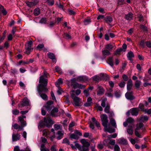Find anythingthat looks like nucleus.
I'll return each instance as SVG.
<instances>
[{
    "label": "nucleus",
    "mask_w": 151,
    "mask_h": 151,
    "mask_svg": "<svg viewBox=\"0 0 151 151\" xmlns=\"http://www.w3.org/2000/svg\"><path fill=\"white\" fill-rule=\"evenodd\" d=\"M55 70L56 72H60L61 71V69L58 66L55 67Z\"/></svg>",
    "instance_id": "69168bd1"
},
{
    "label": "nucleus",
    "mask_w": 151,
    "mask_h": 151,
    "mask_svg": "<svg viewBox=\"0 0 151 151\" xmlns=\"http://www.w3.org/2000/svg\"><path fill=\"white\" fill-rule=\"evenodd\" d=\"M137 130V129H136L135 131L134 132L135 135L136 136H137V137L139 138H142V135L139 133L136 130Z\"/></svg>",
    "instance_id": "603ef678"
},
{
    "label": "nucleus",
    "mask_w": 151,
    "mask_h": 151,
    "mask_svg": "<svg viewBox=\"0 0 151 151\" xmlns=\"http://www.w3.org/2000/svg\"><path fill=\"white\" fill-rule=\"evenodd\" d=\"M76 79L75 78H73L71 80V85L73 86L74 89H76L77 88L84 89L85 88V86L77 83L76 82Z\"/></svg>",
    "instance_id": "7ed1b4c3"
},
{
    "label": "nucleus",
    "mask_w": 151,
    "mask_h": 151,
    "mask_svg": "<svg viewBox=\"0 0 151 151\" xmlns=\"http://www.w3.org/2000/svg\"><path fill=\"white\" fill-rule=\"evenodd\" d=\"M132 125H129L128 126V128L127 129V132L128 134L132 135L133 132V130L132 129Z\"/></svg>",
    "instance_id": "4be33fe9"
},
{
    "label": "nucleus",
    "mask_w": 151,
    "mask_h": 151,
    "mask_svg": "<svg viewBox=\"0 0 151 151\" xmlns=\"http://www.w3.org/2000/svg\"><path fill=\"white\" fill-rule=\"evenodd\" d=\"M84 24L85 25H87L89 24L91 22V20L90 19H85L84 21Z\"/></svg>",
    "instance_id": "4d7b16f0"
},
{
    "label": "nucleus",
    "mask_w": 151,
    "mask_h": 151,
    "mask_svg": "<svg viewBox=\"0 0 151 151\" xmlns=\"http://www.w3.org/2000/svg\"><path fill=\"white\" fill-rule=\"evenodd\" d=\"M118 142L119 144L124 145H126L127 142V140L123 138L119 139L118 140Z\"/></svg>",
    "instance_id": "2eb2a0df"
},
{
    "label": "nucleus",
    "mask_w": 151,
    "mask_h": 151,
    "mask_svg": "<svg viewBox=\"0 0 151 151\" xmlns=\"http://www.w3.org/2000/svg\"><path fill=\"white\" fill-rule=\"evenodd\" d=\"M70 137L71 139H77L79 138V137L75 133L71 134L70 136Z\"/></svg>",
    "instance_id": "58836bf2"
},
{
    "label": "nucleus",
    "mask_w": 151,
    "mask_h": 151,
    "mask_svg": "<svg viewBox=\"0 0 151 151\" xmlns=\"http://www.w3.org/2000/svg\"><path fill=\"white\" fill-rule=\"evenodd\" d=\"M93 80L94 81H98L99 79V78L97 76H94L93 77Z\"/></svg>",
    "instance_id": "338daca9"
},
{
    "label": "nucleus",
    "mask_w": 151,
    "mask_h": 151,
    "mask_svg": "<svg viewBox=\"0 0 151 151\" xmlns=\"http://www.w3.org/2000/svg\"><path fill=\"white\" fill-rule=\"evenodd\" d=\"M133 14L131 12H129L127 14L125 15V18L126 19L130 21L133 18Z\"/></svg>",
    "instance_id": "a211bd4d"
},
{
    "label": "nucleus",
    "mask_w": 151,
    "mask_h": 151,
    "mask_svg": "<svg viewBox=\"0 0 151 151\" xmlns=\"http://www.w3.org/2000/svg\"><path fill=\"white\" fill-rule=\"evenodd\" d=\"M63 81L61 78H59L58 79L57 81L55 83V84L57 87L59 86V85L62 84Z\"/></svg>",
    "instance_id": "f704fd0d"
},
{
    "label": "nucleus",
    "mask_w": 151,
    "mask_h": 151,
    "mask_svg": "<svg viewBox=\"0 0 151 151\" xmlns=\"http://www.w3.org/2000/svg\"><path fill=\"white\" fill-rule=\"evenodd\" d=\"M69 96L67 95L64 96V102L66 104H69L70 103V101L69 99Z\"/></svg>",
    "instance_id": "cd10ccee"
},
{
    "label": "nucleus",
    "mask_w": 151,
    "mask_h": 151,
    "mask_svg": "<svg viewBox=\"0 0 151 151\" xmlns=\"http://www.w3.org/2000/svg\"><path fill=\"white\" fill-rule=\"evenodd\" d=\"M125 97L126 98L130 100H132L134 99L132 96V92H127L125 94Z\"/></svg>",
    "instance_id": "f8f14e48"
},
{
    "label": "nucleus",
    "mask_w": 151,
    "mask_h": 151,
    "mask_svg": "<svg viewBox=\"0 0 151 151\" xmlns=\"http://www.w3.org/2000/svg\"><path fill=\"white\" fill-rule=\"evenodd\" d=\"M130 112L132 116H136L138 113V111L137 108H133L130 110Z\"/></svg>",
    "instance_id": "4468645a"
},
{
    "label": "nucleus",
    "mask_w": 151,
    "mask_h": 151,
    "mask_svg": "<svg viewBox=\"0 0 151 151\" xmlns=\"http://www.w3.org/2000/svg\"><path fill=\"white\" fill-rule=\"evenodd\" d=\"M29 105V100L26 99H23L19 104H18V107L19 108H21L24 106H28Z\"/></svg>",
    "instance_id": "0eeeda50"
},
{
    "label": "nucleus",
    "mask_w": 151,
    "mask_h": 151,
    "mask_svg": "<svg viewBox=\"0 0 151 151\" xmlns=\"http://www.w3.org/2000/svg\"><path fill=\"white\" fill-rule=\"evenodd\" d=\"M140 28L142 29L144 32L147 31V27L144 25L141 24L140 25Z\"/></svg>",
    "instance_id": "a18cd8bd"
},
{
    "label": "nucleus",
    "mask_w": 151,
    "mask_h": 151,
    "mask_svg": "<svg viewBox=\"0 0 151 151\" xmlns=\"http://www.w3.org/2000/svg\"><path fill=\"white\" fill-rule=\"evenodd\" d=\"M98 88L99 90L97 92V95L99 96H101L104 93V89L101 86H99Z\"/></svg>",
    "instance_id": "412c9836"
},
{
    "label": "nucleus",
    "mask_w": 151,
    "mask_h": 151,
    "mask_svg": "<svg viewBox=\"0 0 151 151\" xmlns=\"http://www.w3.org/2000/svg\"><path fill=\"white\" fill-rule=\"evenodd\" d=\"M81 142L83 146L85 147H87L88 148L90 145L89 143L85 139H82L81 140Z\"/></svg>",
    "instance_id": "f3484780"
},
{
    "label": "nucleus",
    "mask_w": 151,
    "mask_h": 151,
    "mask_svg": "<svg viewBox=\"0 0 151 151\" xmlns=\"http://www.w3.org/2000/svg\"><path fill=\"white\" fill-rule=\"evenodd\" d=\"M48 58L54 61H56V58L55 55L52 53L49 52L47 54Z\"/></svg>",
    "instance_id": "6ab92c4d"
},
{
    "label": "nucleus",
    "mask_w": 151,
    "mask_h": 151,
    "mask_svg": "<svg viewBox=\"0 0 151 151\" xmlns=\"http://www.w3.org/2000/svg\"><path fill=\"white\" fill-rule=\"evenodd\" d=\"M127 56L128 59L132 63L133 61L132 58L134 57L133 53L131 51H129L128 52Z\"/></svg>",
    "instance_id": "ddd939ff"
},
{
    "label": "nucleus",
    "mask_w": 151,
    "mask_h": 151,
    "mask_svg": "<svg viewBox=\"0 0 151 151\" xmlns=\"http://www.w3.org/2000/svg\"><path fill=\"white\" fill-rule=\"evenodd\" d=\"M91 120L97 127L99 128L100 127V125L99 123L96 120L94 117L92 118Z\"/></svg>",
    "instance_id": "7c9ffc66"
},
{
    "label": "nucleus",
    "mask_w": 151,
    "mask_h": 151,
    "mask_svg": "<svg viewBox=\"0 0 151 151\" xmlns=\"http://www.w3.org/2000/svg\"><path fill=\"white\" fill-rule=\"evenodd\" d=\"M104 131L110 133H112L114 132L115 130L114 129L110 128H108L107 127H104Z\"/></svg>",
    "instance_id": "bb28decb"
},
{
    "label": "nucleus",
    "mask_w": 151,
    "mask_h": 151,
    "mask_svg": "<svg viewBox=\"0 0 151 151\" xmlns=\"http://www.w3.org/2000/svg\"><path fill=\"white\" fill-rule=\"evenodd\" d=\"M122 78L124 81H127L128 79V77L125 74H123L122 75Z\"/></svg>",
    "instance_id": "052dcab7"
},
{
    "label": "nucleus",
    "mask_w": 151,
    "mask_h": 151,
    "mask_svg": "<svg viewBox=\"0 0 151 151\" xmlns=\"http://www.w3.org/2000/svg\"><path fill=\"white\" fill-rule=\"evenodd\" d=\"M20 138V135L19 134H13L12 135V139L13 141H17Z\"/></svg>",
    "instance_id": "dca6fc26"
},
{
    "label": "nucleus",
    "mask_w": 151,
    "mask_h": 151,
    "mask_svg": "<svg viewBox=\"0 0 151 151\" xmlns=\"http://www.w3.org/2000/svg\"><path fill=\"white\" fill-rule=\"evenodd\" d=\"M12 114L14 115H17L19 114V111L17 109H15L12 111Z\"/></svg>",
    "instance_id": "09e8293b"
},
{
    "label": "nucleus",
    "mask_w": 151,
    "mask_h": 151,
    "mask_svg": "<svg viewBox=\"0 0 151 151\" xmlns=\"http://www.w3.org/2000/svg\"><path fill=\"white\" fill-rule=\"evenodd\" d=\"M62 143H65L68 145L70 144V142L68 139L65 138L63 140Z\"/></svg>",
    "instance_id": "5fc2aeb1"
},
{
    "label": "nucleus",
    "mask_w": 151,
    "mask_h": 151,
    "mask_svg": "<svg viewBox=\"0 0 151 151\" xmlns=\"http://www.w3.org/2000/svg\"><path fill=\"white\" fill-rule=\"evenodd\" d=\"M126 83L125 82L123 81H122L120 82L119 83L118 85L121 88H123L125 85Z\"/></svg>",
    "instance_id": "79ce46f5"
},
{
    "label": "nucleus",
    "mask_w": 151,
    "mask_h": 151,
    "mask_svg": "<svg viewBox=\"0 0 151 151\" xmlns=\"http://www.w3.org/2000/svg\"><path fill=\"white\" fill-rule=\"evenodd\" d=\"M141 84V82L139 80H137L135 83V86L136 88L137 89H138L139 88Z\"/></svg>",
    "instance_id": "473e14b6"
},
{
    "label": "nucleus",
    "mask_w": 151,
    "mask_h": 151,
    "mask_svg": "<svg viewBox=\"0 0 151 151\" xmlns=\"http://www.w3.org/2000/svg\"><path fill=\"white\" fill-rule=\"evenodd\" d=\"M26 117L25 116L22 115L18 117V121L20 122L21 126L25 127L27 125L26 121L24 119H25Z\"/></svg>",
    "instance_id": "6e6552de"
},
{
    "label": "nucleus",
    "mask_w": 151,
    "mask_h": 151,
    "mask_svg": "<svg viewBox=\"0 0 151 151\" xmlns=\"http://www.w3.org/2000/svg\"><path fill=\"white\" fill-rule=\"evenodd\" d=\"M139 45L142 47H145V42L144 40H141L139 43Z\"/></svg>",
    "instance_id": "bf43d9fd"
},
{
    "label": "nucleus",
    "mask_w": 151,
    "mask_h": 151,
    "mask_svg": "<svg viewBox=\"0 0 151 151\" xmlns=\"http://www.w3.org/2000/svg\"><path fill=\"white\" fill-rule=\"evenodd\" d=\"M114 95L116 97L119 98L121 95V93L120 91H117L115 92Z\"/></svg>",
    "instance_id": "a19ab883"
},
{
    "label": "nucleus",
    "mask_w": 151,
    "mask_h": 151,
    "mask_svg": "<svg viewBox=\"0 0 151 151\" xmlns=\"http://www.w3.org/2000/svg\"><path fill=\"white\" fill-rule=\"evenodd\" d=\"M104 20L106 23L109 24L113 21V19L111 17L108 16L105 18Z\"/></svg>",
    "instance_id": "5701e85b"
},
{
    "label": "nucleus",
    "mask_w": 151,
    "mask_h": 151,
    "mask_svg": "<svg viewBox=\"0 0 151 151\" xmlns=\"http://www.w3.org/2000/svg\"><path fill=\"white\" fill-rule=\"evenodd\" d=\"M127 122L128 123L132 124L134 122V120L132 118L129 117L127 119Z\"/></svg>",
    "instance_id": "ea45409f"
},
{
    "label": "nucleus",
    "mask_w": 151,
    "mask_h": 151,
    "mask_svg": "<svg viewBox=\"0 0 151 151\" xmlns=\"http://www.w3.org/2000/svg\"><path fill=\"white\" fill-rule=\"evenodd\" d=\"M71 97L74 102V105L77 106H81L83 103L81 99L79 97L76 96L73 93L71 95Z\"/></svg>",
    "instance_id": "f03ea898"
},
{
    "label": "nucleus",
    "mask_w": 151,
    "mask_h": 151,
    "mask_svg": "<svg viewBox=\"0 0 151 151\" xmlns=\"http://www.w3.org/2000/svg\"><path fill=\"white\" fill-rule=\"evenodd\" d=\"M148 119V117L147 116H144L141 117L140 118V120L143 122L147 121Z\"/></svg>",
    "instance_id": "c9c22d12"
},
{
    "label": "nucleus",
    "mask_w": 151,
    "mask_h": 151,
    "mask_svg": "<svg viewBox=\"0 0 151 151\" xmlns=\"http://www.w3.org/2000/svg\"><path fill=\"white\" fill-rule=\"evenodd\" d=\"M54 127L55 130H57L60 129V125L58 124H55L54 125Z\"/></svg>",
    "instance_id": "680f3d73"
},
{
    "label": "nucleus",
    "mask_w": 151,
    "mask_h": 151,
    "mask_svg": "<svg viewBox=\"0 0 151 151\" xmlns=\"http://www.w3.org/2000/svg\"><path fill=\"white\" fill-rule=\"evenodd\" d=\"M107 101V99L106 98H105L103 99L101 101V105L103 107H105L106 104L105 103Z\"/></svg>",
    "instance_id": "c03bdc74"
},
{
    "label": "nucleus",
    "mask_w": 151,
    "mask_h": 151,
    "mask_svg": "<svg viewBox=\"0 0 151 151\" xmlns=\"http://www.w3.org/2000/svg\"><path fill=\"white\" fill-rule=\"evenodd\" d=\"M76 81L78 82H85L88 81V78L86 76H80L76 78Z\"/></svg>",
    "instance_id": "9d476101"
},
{
    "label": "nucleus",
    "mask_w": 151,
    "mask_h": 151,
    "mask_svg": "<svg viewBox=\"0 0 151 151\" xmlns=\"http://www.w3.org/2000/svg\"><path fill=\"white\" fill-rule=\"evenodd\" d=\"M25 3L27 6L29 7H32L35 6L33 2H29L28 1H25Z\"/></svg>",
    "instance_id": "e433bc0d"
},
{
    "label": "nucleus",
    "mask_w": 151,
    "mask_h": 151,
    "mask_svg": "<svg viewBox=\"0 0 151 151\" xmlns=\"http://www.w3.org/2000/svg\"><path fill=\"white\" fill-rule=\"evenodd\" d=\"M47 22V19L45 18H42L40 21V22L42 24H45Z\"/></svg>",
    "instance_id": "13d9d810"
},
{
    "label": "nucleus",
    "mask_w": 151,
    "mask_h": 151,
    "mask_svg": "<svg viewBox=\"0 0 151 151\" xmlns=\"http://www.w3.org/2000/svg\"><path fill=\"white\" fill-rule=\"evenodd\" d=\"M144 126V124L142 123H140L138 125H137L136 128V129L139 130L142 127Z\"/></svg>",
    "instance_id": "864d4df0"
},
{
    "label": "nucleus",
    "mask_w": 151,
    "mask_h": 151,
    "mask_svg": "<svg viewBox=\"0 0 151 151\" xmlns=\"http://www.w3.org/2000/svg\"><path fill=\"white\" fill-rule=\"evenodd\" d=\"M75 146L80 151H88V148L83 146H81L77 142H75Z\"/></svg>",
    "instance_id": "1a4fd4ad"
},
{
    "label": "nucleus",
    "mask_w": 151,
    "mask_h": 151,
    "mask_svg": "<svg viewBox=\"0 0 151 151\" xmlns=\"http://www.w3.org/2000/svg\"><path fill=\"white\" fill-rule=\"evenodd\" d=\"M57 134L58 135V136L57 137V139L58 140L61 139L63 137V132L61 131H58L57 132Z\"/></svg>",
    "instance_id": "393cba45"
},
{
    "label": "nucleus",
    "mask_w": 151,
    "mask_h": 151,
    "mask_svg": "<svg viewBox=\"0 0 151 151\" xmlns=\"http://www.w3.org/2000/svg\"><path fill=\"white\" fill-rule=\"evenodd\" d=\"M110 105L108 104H107L104 109L105 112L106 113H109V111H110Z\"/></svg>",
    "instance_id": "4c0bfd02"
},
{
    "label": "nucleus",
    "mask_w": 151,
    "mask_h": 151,
    "mask_svg": "<svg viewBox=\"0 0 151 151\" xmlns=\"http://www.w3.org/2000/svg\"><path fill=\"white\" fill-rule=\"evenodd\" d=\"M146 46L149 48H151V42L150 41H147L145 42Z\"/></svg>",
    "instance_id": "e2e57ef3"
},
{
    "label": "nucleus",
    "mask_w": 151,
    "mask_h": 151,
    "mask_svg": "<svg viewBox=\"0 0 151 151\" xmlns=\"http://www.w3.org/2000/svg\"><path fill=\"white\" fill-rule=\"evenodd\" d=\"M58 111V108L57 107H54L52 109L50 112V114L52 116H57V115H56Z\"/></svg>",
    "instance_id": "9b49d317"
},
{
    "label": "nucleus",
    "mask_w": 151,
    "mask_h": 151,
    "mask_svg": "<svg viewBox=\"0 0 151 151\" xmlns=\"http://www.w3.org/2000/svg\"><path fill=\"white\" fill-rule=\"evenodd\" d=\"M40 13V9L39 8H37L34 10V14L35 16H38Z\"/></svg>",
    "instance_id": "2f4dec72"
},
{
    "label": "nucleus",
    "mask_w": 151,
    "mask_h": 151,
    "mask_svg": "<svg viewBox=\"0 0 151 151\" xmlns=\"http://www.w3.org/2000/svg\"><path fill=\"white\" fill-rule=\"evenodd\" d=\"M12 126L14 127V129H18L19 127H20V125H19L17 123H15L13 125H12Z\"/></svg>",
    "instance_id": "0e129e2a"
},
{
    "label": "nucleus",
    "mask_w": 151,
    "mask_h": 151,
    "mask_svg": "<svg viewBox=\"0 0 151 151\" xmlns=\"http://www.w3.org/2000/svg\"><path fill=\"white\" fill-rule=\"evenodd\" d=\"M112 91V89H110L109 91V92H107L106 95L109 97H112L113 96V94L111 93V92Z\"/></svg>",
    "instance_id": "37998d69"
},
{
    "label": "nucleus",
    "mask_w": 151,
    "mask_h": 151,
    "mask_svg": "<svg viewBox=\"0 0 151 151\" xmlns=\"http://www.w3.org/2000/svg\"><path fill=\"white\" fill-rule=\"evenodd\" d=\"M44 47V45L43 44H40L37 46V48L39 50H41Z\"/></svg>",
    "instance_id": "de8ad7c7"
},
{
    "label": "nucleus",
    "mask_w": 151,
    "mask_h": 151,
    "mask_svg": "<svg viewBox=\"0 0 151 151\" xmlns=\"http://www.w3.org/2000/svg\"><path fill=\"white\" fill-rule=\"evenodd\" d=\"M113 45L111 43H110L107 44L106 45L105 48L110 51L113 49Z\"/></svg>",
    "instance_id": "c756f323"
},
{
    "label": "nucleus",
    "mask_w": 151,
    "mask_h": 151,
    "mask_svg": "<svg viewBox=\"0 0 151 151\" xmlns=\"http://www.w3.org/2000/svg\"><path fill=\"white\" fill-rule=\"evenodd\" d=\"M68 12L69 14L70 15H74L76 14L75 12L72 10L69 9Z\"/></svg>",
    "instance_id": "774afa93"
},
{
    "label": "nucleus",
    "mask_w": 151,
    "mask_h": 151,
    "mask_svg": "<svg viewBox=\"0 0 151 151\" xmlns=\"http://www.w3.org/2000/svg\"><path fill=\"white\" fill-rule=\"evenodd\" d=\"M44 120L45 126L48 127H49L51 126L54 124L53 121H52L49 117H47V118L44 117Z\"/></svg>",
    "instance_id": "39448f33"
},
{
    "label": "nucleus",
    "mask_w": 151,
    "mask_h": 151,
    "mask_svg": "<svg viewBox=\"0 0 151 151\" xmlns=\"http://www.w3.org/2000/svg\"><path fill=\"white\" fill-rule=\"evenodd\" d=\"M47 1L49 5L50 6L53 5L54 3V0H47Z\"/></svg>",
    "instance_id": "6e6d98bb"
},
{
    "label": "nucleus",
    "mask_w": 151,
    "mask_h": 151,
    "mask_svg": "<svg viewBox=\"0 0 151 151\" xmlns=\"http://www.w3.org/2000/svg\"><path fill=\"white\" fill-rule=\"evenodd\" d=\"M139 21L140 22H143L144 20L143 16L141 14H139L138 15Z\"/></svg>",
    "instance_id": "49530a36"
},
{
    "label": "nucleus",
    "mask_w": 151,
    "mask_h": 151,
    "mask_svg": "<svg viewBox=\"0 0 151 151\" xmlns=\"http://www.w3.org/2000/svg\"><path fill=\"white\" fill-rule=\"evenodd\" d=\"M123 50L122 49V48H120V49H117L116 51L115 52L114 55H117L119 54L120 52H122Z\"/></svg>",
    "instance_id": "8fccbe9b"
},
{
    "label": "nucleus",
    "mask_w": 151,
    "mask_h": 151,
    "mask_svg": "<svg viewBox=\"0 0 151 151\" xmlns=\"http://www.w3.org/2000/svg\"><path fill=\"white\" fill-rule=\"evenodd\" d=\"M120 148L119 146L117 145H115L114 147V151H120Z\"/></svg>",
    "instance_id": "3c124183"
},
{
    "label": "nucleus",
    "mask_w": 151,
    "mask_h": 151,
    "mask_svg": "<svg viewBox=\"0 0 151 151\" xmlns=\"http://www.w3.org/2000/svg\"><path fill=\"white\" fill-rule=\"evenodd\" d=\"M100 118L102 122V124L104 127H107L108 122V116L106 114H103L101 116Z\"/></svg>",
    "instance_id": "20e7f679"
},
{
    "label": "nucleus",
    "mask_w": 151,
    "mask_h": 151,
    "mask_svg": "<svg viewBox=\"0 0 151 151\" xmlns=\"http://www.w3.org/2000/svg\"><path fill=\"white\" fill-rule=\"evenodd\" d=\"M107 63L111 66L112 67L114 65V61L112 57H109L107 59Z\"/></svg>",
    "instance_id": "aec40b11"
},
{
    "label": "nucleus",
    "mask_w": 151,
    "mask_h": 151,
    "mask_svg": "<svg viewBox=\"0 0 151 151\" xmlns=\"http://www.w3.org/2000/svg\"><path fill=\"white\" fill-rule=\"evenodd\" d=\"M48 73L47 72L44 71L43 74L40 77V79L38 86L37 87V90L39 94L40 97L44 100H47V95L42 92H45L48 90L46 86L47 85V80L46 79L48 78Z\"/></svg>",
    "instance_id": "f257e3e1"
},
{
    "label": "nucleus",
    "mask_w": 151,
    "mask_h": 151,
    "mask_svg": "<svg viewBox=\"0 0 151 151\" xmlns=\"http://www.w3.org/2000/svg\"><path fill=\"white\" fill-rule=\"evenodd\" d=\"M40 150L41 151H49L48 149L45 147V145L44 144H41Z\"/></svg>",
    "instance_id": "72a5a7b5"
},
{
    "label": "nucleus",
    "mask_w": 151,
    "mask_h": 151,
    "mask_svg": "<svg viewBox=\"0 0 151 151\" xmlns=\"http://www.w3.org/2000/svg\"><path fill=\"white\" fill-rule=\"evenodd\" d=\"M32 42L31 41H29L27 42V44L25 45V48L28 49L32 50Z\"/></svg>",
    "instance_id": "b1692460"
},
{
    "label": "nucleus",
    "mask_w": 151,
    "mask_h": 151,
    "mask_svg": "<svg viewBox=\"0 0 151 151\" xmlns=\"http://www.w3.org/2000/svg\"><path fill=\"white\" fill-rule=\"evenodd\" d=\"M102 53L103 55L106 56L109 55L110 54V51L105 48L104 50H102Z\"/></svg>",
    "instance_id": "a878e982"
},
{
    "label": "nucleus",
    "mask_w": 151,
    "mask_h": 151,
    "mask_svg": "<svg viewBox=\"0 0 151 151\" xmlns=\"http://www.w3.org/2000/svg\"><path fill=\"white\" fill-rule=\"evenodd\" d=\"M53 103V101L50 100L48 101L45 105V107L49 112H50L53 107L52 106Z\"/></svg>",
    "instance_id": "423d86ee"
},
{
    "label": "nucleus",
    "mask_w": 151,
    "mask_h": 151,
    "mask_svg": "<svg viewBox=\"0 0 151 151\" xmlns=\"http://www.w3.org/2000/svg\"><path fill=\"white\" fill-rule=\"evenodd\" d=\"M110 122L111 125L113 127L115 128L116 127V122L114 119L111 118L110 119Z\"/></svg>",
    "instance_id": "c85d7f7f"
}]
</instances>
